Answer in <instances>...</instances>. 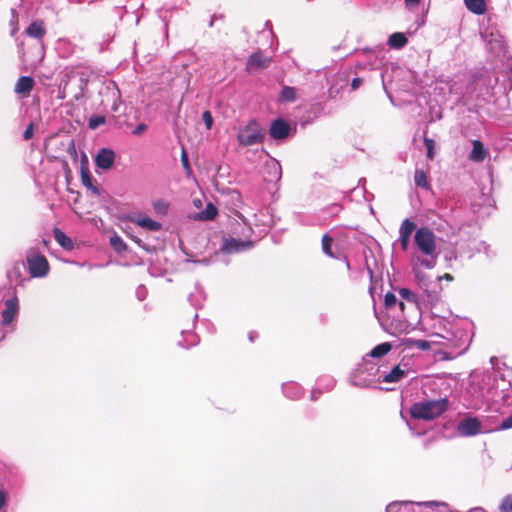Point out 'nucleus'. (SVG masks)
<instances>
[{"label":"nucleus","mask_w":512,"mask_h":512,"mask_svg":"<svg viewBox=\"0 0 512 512\" xmlns=\"http://www.w3.org/2000/svg\"><path fill=\"white\" fill-rule=\"evenodd\" d=\"M481 422L476 417H467L459 422L457 431L463 437H470L481 433Z\"/></svg>","instance_id":"4"},{"label":"nucleus","mask_w":512,"mask_h":512,"mask_svg":"<svg viewBox=\"0 0 512 512\" xmlns=\"http://www.w3.org/2000/svg\"><path fill=\"white\" fill-rule=\"evenodd\" d=\"M280 99L286 102H293L296 99V91L293 87L285 86L281 90Z\"/></svg>","instance_id":"23"},{"label":"nucleus","mask_w":512,"mask_h":512,"mask_svg":"<svg viewBox=\"0 0 512 512\" xmlns=\"http://www.w3.org/2000/svg\"><path fill=\"white\" fill-rule=\"evenodd\" d=\"M500 511L501 512H512V495L506 496L501 505H500Z\"/></svg>","instance_id":"34"},{"label":"nucleus","mask_w":512,"mask_h":512,"mask_svg":"<svg viewBox=\"0 0 512 512\" xmlns=\"http://www.w3.org/2000/svg\"><path fill=\"white\" fill-rule=\"evenodd\" d=\"M217 214V209L211 203L207 205L205 210L201 212V218L205 220H212Z\"/></svg>","instance_id":"29"},{"label":"nucleus","mask_w":512,"mask_h":512,"mask_svg":"<svg viewBox=\"0 0 512 512\" xmlns=\"http://www.w3.org/2000/svg\"><path fill=\"white\" fill-rule=\"evenodd\" d=\"M133 131H134V133H135V134H140V132H141L142 130L136 129V130H133Z\"/></svg>","instance_id":"54"},{"label":"nucleus","mask_w":512,"mask_h":512,"mask_svg":"<svg viewBox=\"0 0 512 512\" xmlns=\"http://www.w3.org/2000/svg\"><path fill=\"white\" fill-rule=\"evenodd\" d=\"M136 128L141 129V128H146V126H145V124L140 123L136 126Z\"/></svg>","instance_id":"51"},{"label":"nucleus","mask_w":512,"mask_h":512,"mask_svg":"<svg viewBox=\"0 0 512 512\" xmlns=\"http://www.w3.org/2000/svg\"><path fill=\"white\" fill-rule=\"evenodd\" d=\"M26 128L32 129V128H34V124L33 123H29Z\"/></svg>","instance_id":"52"},{"label":"nucleus","mask_w":512,"mask_h":512,"mask_svg":"<svg viewBox=\"0 0 512 512\" xmlns=\"http://www.w3.org/2000/svg\"><path fill=\"white\" fill-rule=\"evenodd\" d=\"M87 187H89L95 194H99V190L94 187L92 184H86Z\"/></svg>","instance_id":"49"},{"label":"nucleus","mask_w":512,"mask_h":512,"mask_svg":"<svg viewBox=\"0 0 512 512\" xmlns=\"http://www.w3.org/2000/svg\"><path fill=\"white\" fill-rule=\"evenodd\" d=\"M352 382H353V384H354V385H359V386H367V385H369V384H370V382H369V381L358 382V381L356 380V377H353Z\"/></svg>","instance_id":"45"},{"label":"nucleus","mask_w":512,"mask_h":512,"mask_svg":"<svg viewBox=\"0 0 512 512\" xmlns=\"http://www.w3.org/2000/svg\"><path fill=\"white\" fill-rule=\"evenodd\" d=\"M106 123V118L103 115H93L89 118V128H97Z\"/></svg>","instance_id":"30"},{"label":"nucleus","mask_w":512,"mask_h":512,"mask_svg":"<svg viewBox=\"0 0 512 512\" xmlns=\"http://www.w3.org/2000/svg\"><path fill=\"white\" fill-rule=\"evenodd\" d=\"M397 306L399 307V309L403 312L404 311V308H405V305L402 301L398 302L397 303Z\"/></svg>","instance_id":"50"},{"label":"nucleus","mask_w":512,"mask_h":512,"mask_svg":"<svg viewBox=\"0 0 512 512\" xmlns=\"http://www.w3.org/2000/svg\"><path fill=\"white\" fill-rule=\"evenodd\" d=\"M18 311L19 305L16 297L6 300L5 309L2 311V323L4 325L10 324L17 316Z\"/></svg>","instance_id":"9"},{"label":"nucleus","mask_w":512,"mask_h":512,"mask_svg":"<svg viewBox=\"0 0 512 512\" xmlns=\"http://www.w3.org/2000/svg\"><path fill=\"white\" fill-rule=\"evenodd\" d=\"M251 246V242H241L236 239L227 240L223 245V250L228 253L239 252Z\"/></svg>","instance_id":"17"},{"label":"nucleus","mask_w":512,"mask_h":512,"mask_svg":"<svg viewBox=\"0 0 512 512\" xmlns=\"http://www.w3.org/2000/svg\"><path fill=\"white\" fill-rule=\"evenodd\" d=\"M442 279H445L447 281H452L453 280V276L451 274L446 273L443 276L438 277L439 281H441Z\"/></svg>","instance_id":"46"},{"label":"nucleus","mask_w":512,"mask_h":512,"mask_svg":"<svg viewBox=\"0 0 512 512\" xmlns=\"http://www.w3.org/2000/svg\"><path fill=\"white\" fill-rule=\"evenodd\" d=\"M110 244L114 248V250L118 253H121L122 251L126 250V244L122 240L121 237L115 235L110 238Z\"/></svg>","instance_id":"25"},{"label":"nucleus","mask_w":512,"mask_h":512,"mask_svg":"<svg viewBox=\"0 0 512 512\" xmlns=\"http://www.w3.org/2000/svg\"><path fill=\"white\" fill-rule=\"evenodd\" d=\"M33 135H34V130H24L23 139L29 140L33 137Z\"/></svg>","instance_id":"43"},{"label":"nucleus","mask_w":512,"mask_h":512,"mask_svg":"<svg viewBox=\"0 0 512 512\" xmlns=\"http://www.w3.org/2000/svg\"><path fill=\"white\" fill-rule=\"evenodd\" d=\"M237 137L242 145L250 146L261 142L264 135L261 130H239Z\"/></svg>","instance_id":"8"},{"label":"nucleus","mask_w":512,"mask_h":512,"mask_svg":"<svg viewBox=\"0 0 512 512\" xmlns=\"http://www.w3.org/2000/svg\"><path fill=\"white\" fill-rule=\"evenodd\" d=\"M114 159L115 153L111 149L102 148L96 155L95 162L99 168L108 170L113 166Z\"/></svg>","instance_id":"10"},{"label":"nucleus","mask_w":512,"mask_h":512,"mask_svg":"<svg viewBox=\"0 0 512 512\" xmlns=\"http://www.w3.org/2000/svg\"><path fill=\"white\" fill-rule=\"evenodd\" d=\"M391 350V345L388 342L377 345L370 352V356L374 358H380L386 355Z\"/></svg>","instance_id":"22"},{"label":"nucleus","mask_w":512,"mask_h":512,"mask_svg":"<svg viewBox=\"0 0 512 512\" xmlns=\"http://www.w3.org/2000/svg\"><path fill=\"white\" fill-rule=\"evenodd\" d=\"M420 0H404L405 5L408 9H413L419 4Z\"/></svg>","instance_id":"39"},{"label":"nucleus","mask_w":512,"mask_h":512,"mask_svg":"<svg viewBox=\"0 0 512 512\" xmlns=\"http://www.w3.org/2000/svg\"><path fill=\"white\" fill-rule=\"evenodd\" d=\"M146 295V289L143 286L138 287L137 289V296L140 300L144 299Z\"/></svg>","instance_id":"41"},{"label":"nucleus","mask_w":512,"mask_h":512,"mask_svg":"<svg viewBox=\"0 0 512 512\" xmlns=\"http://www.w3.org/2000/svg\"><path fill=\"white\" fill-rule=\"evenodd\" d=\"M414 244L417 250L425 256L424 258H416V266L427 269L434 268L438 257L437 238L434 232L426 226L416 229Z\"/></svg>","instance_id":"1"},{"label":"nucleus","mask_w":512,"mask_h":512,"mask_svg":"<svg viewBox=\"0 0 512 512\" xmlns=\"http://www.w3.org/2000/svg\"><path fill=\"white\" fill-rule=\"evenodd\" d=\"M423 143L426 147V155L427 158L430 160H433L435 157V141L433 139H430L426 136V134L423 135Z\"/></svg>","instance_id":"24"},{"label":"nucleus","mask_w":512,"mask_h":512,"mask_svg":"<svg viewBox=\"0 0 512 512\" xmlns=\"http://www.w3.org/2000/svg\"><path fill=\"white\" fill-rule=\"evenodd\" d=\"M415 228L416 225L412 220L406 218L402 221L399 228L398 242L400 243V246L403 251H406L408 249L410 238L412 233L415 231Z\"/></svg>","instance_id":"6"},{"label":"nucleus","mask_w":512,"mask_h":512,"mask_svg":"<svg viewBox=\"0 0 512 512\" xmlns=\"http://www.w3.org/2000/svg\"><path fill=\"white\" fill-rule=\"evenodd\" d=\"M362 84V79L361 78H354L351 82V87L353 89H357L360 87V85Z\"/></svg>","instance_id":"42"},{"label":"nucleus","mask_w":512,"mask_h":512,"mask_svg":"<svg viewBox=\"0 0 512 512\" xmlns=\"http://www.w3.org/2000/svg\"><path fill=\"white\" fill-rule=\"evenodd\" d=\"M154 210L159 215H165L168 211V204L163 200H158L153 204Z\"/></svg>","instance_id":"33"},{"label":"nucleus","mask_w":512,"mask_h":512,"mask_svg":"<svg viewBox=\"0 0 512 512\" xmlns=\"http://www.w3.org/2000/svg\"><path fill=\"white\" fill-rule=\"evenodd\" d=\"M46 33L42 21H33L26 29V34L32 38L41 40Z\"/></svg>","instance_id":"13"},{"label":"nucleus","mask_w":512,"mask_h":512,"mask_svg":"<svg viewBox=\"0 0 512 512\" xmlns=\"http://www.w3.org/2000/svg\"><path fill=\"white\" fill-rule=\"evenodd\" d=\"M408 374L407 365L402 366L401 364L395 366L388 374L383 377V382L386 383H397L401 381Z\"/></svg>","instance_id":"11"},{"label":"nucleus","mask_w":512,"mask_h":512,"mask_svg":"<svg viewBox=\"0 0 512 512\" xmlns=\"http://www.w3.org/2000/svg\"><path fill=\"white\" fill-rule=\"evenodd\" d=\"M414 271H415V276H416V279L419 281V282H422L424 281V274L420 271H418V269L415 267L414 268Z\"/></svg>","instance_id":"44"},{"label":"nucleus","mask_w":512,"mask_h":512,"mask_svg":"<svg viewBox=\"0 0 512 512\" xmlns=\"http://www.w3.org/2000/svg\"><path fill=\"white\" fill-rule=\"evenodd\" d=\"M386 512H413V503H391L386 507Z\"/></svg>","instance_id":"20"},{"label":"nucleus","mask_w":512,"mask_h":512,"mask_svg":"<svg viewBox=\"0 0 512 512\" xmlns=\"http://www.w3.org/2000/svg\"><path fill=\"white\" fill-rule=\"evenodd\" d=\"M5 501H6V497H5V494L4 492L0 491V509L3 507V505L5 504Z\"/></svg>","instance_id":"47"},{"label":"nucleus","mask_w":512,"mask_h":512,"mask_svg":"<svg viewBox=\"0 0 512 512\" xmlns=\"http://www.w3.org/2000/svg\"><path fill=\"white\" fill-rule=\"evenodd\" d=\"M54 238L58 242V244L64 249L70 250L73 248V243L71 239L58 228L54 229Z\"/></svg>","instance_id":"19"},{"label":"nucleus","mask_w":512,"mask_h":512,"mask_svg":"<svg viewBox=\"0 0 512 512\" xmlns=\"http://www.w3.org/2000/svg\"><path fill=\"white\" fill-rule=\"evenodd\" d=\"M266 167L269 173V181H278L281 178L282 170L280 163L275 159H270L266 162Z\"/></svg>","instance_id":"14"},{"label":"nucleus","mask_w":512,"mask_h":512,"mask_svg":"<svg viewBox=\"0 0 512 512\" xmlns=\"http://www.w3.org/2000/svg\"><path fill=\"white\" fill-rule=\"evenodd\" d=\"M270 136L274 140H283L292 135L293 130H269Z\"/></svg>","instance_id":"28"},{"label":"nucleus","mask_w":512,"mask_h":512,"mask_svg":"<svg viewBox=\"0 0 512 512\" xmlns=\"http://www.w3.org/2000/svg\"><path fill=\"white\" fill-rule=\"evenodd\" d=\"M473 148L470 152L469 159L474 162H482L488 156V150L484 147L483 143L479 140L472 142Z\"/></svg>","instance_id":"12"},{"label":"nucleus","mask_w":512,"mask_h":512,"mask_svg":"<svg viewBox=\"0 0 512 512\" xmlns=\"http://www.w3.org/2000/svg\"><path fill=\"white\" fill-rule=\"evenodd\" d=\"M134 223L148 231H159L162 228L159 222L148 217H139L134 220Z\"/></svg>","instance_id":"16"},{"label":"nucleus","mask_w":512,"mask_h":512,"mask_svg":"<svg viewBox=\"0 0 512 512\" xmlns=\"http://www.w3.org/2000/svg\"><path fill=\"white\" fill-rule=\"evenodd\" d=\"M408 42V39L403 33L396 32L390 35L388 39V45L393 49H400L404 47Z\"/></svg>","instance_id":"18"},{"label":"nucleus","mask_w":512,"mask_h":512,"mask_svg":"<svg viewBox=\"0 0 512 512\" xmlns=\"http://www.w3.org/2000/svg\"><path fill=\"white\" fill-rule=\"evenodd\" d=\"M466 8L476 15H483L486 10V2L485 0H464Z\"/></svg>","instance_id":"15"},{"label":"nucleus","mask_w":512,"mask_h":512,"mask_svg":"<svg viewBox=\"0 0 512 512\" xmlns=\"http://www.w3.org/2000/svg\"><path fill=\"white\" fill-rule=\"evenodd\" d=\"M271 58L265 56L262 52L257 51L252 53L246 62V71L253 73L259 70H263L269 66Z\"/></svg>","instance_id":"5"},{"label":"nucleus","mask_w":512,"mask_h":512,"mask_svg":"<svg viewBox=\"0 0 512 512\" xmlns=\"http://www.w3.org/2000/svg\"><path fill=\"white\" fill-rule=\"evenodd\" d=\"M447 409L446 398L424 400L414 403L410 408V414L414 419L430 421L441 416Z\"/></svg>","instance_id":"2"},{"label":"nucleus","mask_w":512,"mask_h":512,"mask_svg":"<svg viewBox=\"0 0 512 512\" xmlns=\"http://www.w3.org/2000/svg\"><path fill=\"white\" fill-rule=\"evenodd\" d=\"M283 391L285 395L290 398H298L301 394L300 388L295 384L285 385Z\"/></svg>","instance_id":"26"},{"label":"nucleus","mask_w":512,"mask_h":512,"mask_svg":"<svg viewBox=\"0 0 512 512\" xmlns=\"http://www.w3.org/2000/svg\"><path fill=\"white\" fill-rule=\"evenodd\" d=\"M269 128H290L285 120L282 118H277L273 120L269 126Z\"/></svg>","instance_id":"35"},{"label":"nucleus","mask_w":512,"mask_h":512,"mask_svg":"<svg viewBox=\"0 0 512 512\" xmlns=\"http://www.w3.org/2000/svg\"><path fill=\"white\" fill-rule=\"evenodd\" d=\"M397 303H398V300H397L396 296L393 293L388 292L385 295V297H384V304H385V307L387 309H392V308L396 307Z\"/></svg>","instance_id":"32"},{"label":"nucleus","mask_w":512,"mask_h":512,"mask_svg":"<svg viewBox=\"0 0 512 512\" xmlns=\"http://www.w3.org/2000/svg\"><path fill=\"white\" fill-rule=\"evenodd\" d=\"M332 243L333 239L327 234H325L322 238V250L329 257H334L333 252L331 250Z\"/></svg>","instance_id":"27"},{"label":"nucleus","mask_w":512,"mask_h":512,"mask_svg":"<svg viewBox=\"0 0 512 512\" xmlns=\"http://www.w3.org/2000/svg\"><path fill=\"white\" fill-rule=\"evenodd\" d=\"M399 295H400V297L402 299H404V300H406V301H408L410 303H416V296H415V294L411 290H409L407 288H401L399 290Z\"/></svg>","instance_id":"31"},{"label":"nucleus","mask_w":512,"mask_h":512,"mask_svg":"<svg viewBox=\"0 0 512 512\" xmlns=\"http://www.w3.org/2000/svg\"><path fill=\"white\" fill-rule=\"evenodd\" d=\"M29 272L32 277H44L49 272L47 259L38 253L29 254L27 257Z\"/></svg>","instance_id":"3"},{"label":"nucleus","mask_w":512,"mask_h":512,"mask_svg":"<svg viewBox=\"0 0 512 512\" xmlns=\"http://www.w3.org/2000/svg\"><path fill=\"white\" fill-rule=\"evenodd\" d=\"M249 339H250V341H253V339H254L253 333L249 334Z\"/></svg>","instance_id":"53"},{"label":"nucleus","mask_w":512,"mask_h":512,"mask_svg":"<svg viewBox=\"0 0 512 512\" xmlns=\"http://www.w3.org/2000/svg\"><path fill=\"white\" fill-rule=\"evenodd\" d=\"M414 345L421 350H428L431 347L430 343L426 340H416Z\"/></svg>","instance_id":"37"},{"label":"nucleus","mask_w":512,"mask_h":512,"mask_svg":"<svg viewBox=\"0 0 512 512\" xmlns=\"http://www.w3.org/2000/svg\"><path fill=\"white\" fill-rule=\"evenodd\" d=\"M35 86V80L31 76H21L14 86V92L20 98H28Z\"/></svg>","instance_id":"7"},{"label":"nucleus","mask_w":512,"mask_h":512,"mask_svg":"<svg viewBox=\"0 0 512 512\" xmlns=\"http://www.w3.org/2000/svg\"><path fill=\"white\" fill-rule=\"evenodd\" d=\"M39 54H40L39 61H41L44 57V48H43L42 44L39 46Z\"/></svg>","instance_id":"48"},{"label":"nucleus","mask_w":512,"mask_h":512,"mask_svg":"<svg viewBox=\"0 0 512 512\" xmlns=\"http://www.w3.org/2000/svg\"><path fill=\"white\" fill-rule=\"evenodd\" d=\"M203 121L206 125V128H212L213 125V117L210 111H204L202 114Z\"/></svg>","instance_id":"36"},{"label":"nucleus","mask_w":512,"mask_h":512,"mask_svg":"<svg viewBox=\"0 0 512 512\" xmlns=\"http://www.w3.org/2000/svg\"><path fill=\"white\" fill-rule=\"evenodd\" d=\"M181 159H182L183 166L188 169L189 168L188 157H187V154L184 149H182Z\"/></svg>","instance_id":"40"},{"label":"nucleus","mask_w":512,"mask_h":512,"mask_svg":"<svg viewBox=\"0 0 512 512\" xmlns=\"http://www.w3.org/2000/svg\"><path fill=\"white\" fill-rule=\"evenodd\" d=\"M414 182L417 187H421L426 190L430 189V183L428 181L427 174L423 170L417 169L415 171Z\"/></svg>","instance_id":"21"},{"label":"nucleus","mask_w":512,"mask_h":512,"mask_svg":"<svg viewBox=\"0 0 512 512\" xmlns=\"http://www.w3.org/2000/svg\"><path fill=\"white\" fill-rule=\"evenodd\" d=\"M500 428L503 430L512 428V414L501 423Z\"/></svg>","instance_id":"38"}]
</instances>
